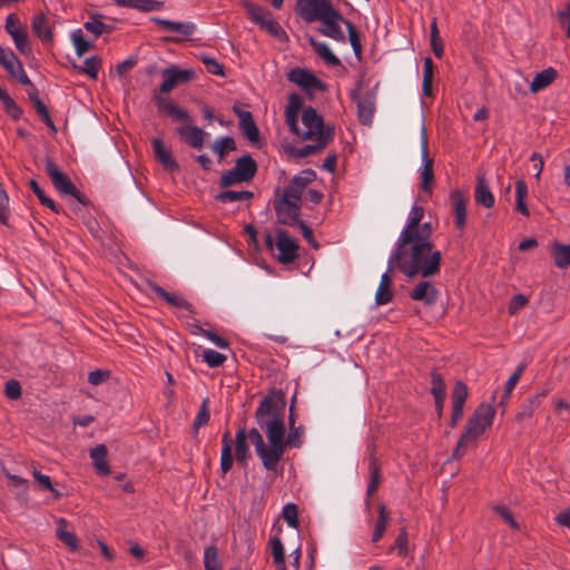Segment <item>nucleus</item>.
I'll use <instances>...</instances> for the list:
<instances>
[{
	"label": "nucleus",
	"instance_id": "obj_1",
	"mask_svg": "<svg viewBox=\"0 0 570 570\" xmlns=\"http://www.w3.org/2000/svg\"><path fill=\"white\" fill-rule=\"evenodd\" d=\"M423 216L424 208L417 204L413 205L394 253V262L409 277H433L439 274L441 267V252L436 250L431 242V224L421 223Z\"/></svg>",
	"mask_w": 570,
	"mask_h": 570
},
{
	"label": "nucleus",
	"instance_id": "obj_2",
	"mask_svg": "<svg viewBox=\"0 0 570 570\" xmlns=\"http://www.w3.org/2000/svg\"><path fill=\"white\" fill-rule=\"evenodd\" d=\"M274 390H269L263 397L258 407L255 411V419L257 424L266 433L269 448L266 446L264 439L256 428L247 432V438L255 445L257 455L261 458L262 463L266 470H275L279 462L281 451V426L275 422L274 416Z\"/></svg>",
	"mask_w": 570,
	"mask_h": 570
},
{
	"label": "nucleus",
	"instance_id": "obj_3",
	"mask_svg": "<svg viewBox=\"0 0 570 570\" xmlns=\"http://www.w3.org/2000/svg\"><path fill=\"white\" fill-rule=\"evenodd\" d=\"M494 417V409L489 404L479 405L473 414L469 417L464 433L461 435L456 446L453 450L452 456L460 459L470 444L475 441L489 429Z\"/></svg>",
	"mask_w": 570,
	"mask_h": 570
},
{
	"label": "nucleus",
	"instance_id": "obj_4",
	"mask_svg": "<svg viewBox=\"0 0 570 570\" xmlns=\"http://www.w3.org/2000/svg\"><path fill=\"white\" fill-rule=\"evenodd\" d=\"M274 390V416L275 422H277L281 426V451H279V461L282 460L286 448H301L303 443L304 428L299 426H291L289 433L285 438L286 429L284 423L285 416V407H286V399L285 394L282 390Z\"/></svg>",
	"mask_w": 570,
	"mask_h": 570
},
{
	"label": "nucleus",
	"instance_id": "obj_5",
	"mask_svg": "<svg viewBox=\"0 0 570 570\" xmlns=\"http://www.w3.org/2000/svg\"><path fill=\"white\" fill-rule=\"evenodd\" d=\"M302 122L305 129L301 131V139L321 141V138H326L327 144L333 140L334 127L326 126L315 108L307 106L303 109Z\"/></svg>",
	"mask_w": 570,
	"mask_h": 570
},
{
	"label": "nucleus",
	"instance_id": "obj_6",
	"mask_svg": "<svg viewBox=\"0 0 570 570\" xmlns=\"http://www.w3.org/2000/svg\"><path fill=\"white\" fill-rule=\"evenodd\" d=\"M45 171L49 176L53 187L61 195L73 197L83 206H88L90 204L89 198L77 189L71 179L59 169L51 157H46Z\"/></svg>",
	"mask_w": 570,
	"mask_h": 570
},
{
	"label": "nucleus",
	"instance_id": "obj_7",
	"mask_svg": "<svg viewBox=\"0 0 570 570\" xmlns=\"http://www.w3.org/2000/svg\"><path fill=\"white\" fill-rule=\"evenodd\" d=\"M256 173L257 163L247 154L237 158L235 166L220 176L219 185L226 188L240 183H249L255 177Z\"/></svg>",
	"mask_w": 570,
	"mask_h": 570
},
{
	"label": "nucleus",
	"instance_id": "obj_8",
	"mask_svg": "<svg viewBox=\"0 0 570 570\" xmlns=\"http://www.w3.org/2000/svg\"><path fill=\"white\" fill-rule=\"evenodd\" d=\"M273 207L281 225L294 227L303 222L299 219L301 203L279 197V188L275 190Z\"/></svg>",
	"mask_w": 570,
	"mask_h": 570
},
{
	"label": "nucleus",
	"instance_id": "obj_9",
	"mask_svg": "<svg viewBox=\"0 0 570 570\" xmlns=\"http://www.w3.org/2000/svg\"><path fill=\"white\" fill-rule=\"evenodd\" d=\"M243 4L246 9L248 18L254 23L258 24L273 37L281 39V37L284 35V30L282 26L273 19L272 13L268 10L264 9L263 7L253 4L247 0H245Z\"/></svg>",
	"mask_w": 570,
	"mask_h": 570
},
{
	"label": "nucleus",
	"instance_id": "obj_10",
	"mask_svg": "<svg viewBox=\"0 0 570 570\" xmlns=\"http://www.w3.org/2000/svg\"><path fill=\"white\" fill-rule=\"evenodd\" d=\"M331 0H297L296 11L305 22H314L332 10Z\"/></svg>",
	"mask_w": 570,
	"mask_h": 570
},
{
	"label": "nucleus",
	"instance_id": "obj_11",
	"mask_svg": "<svg viewBox=\"0 0 570 570\" xmlns=\"http://www.w3.org/2000/svg\"><path fill=\"white\" fill-rule=\"evenodd\" d=\"M317 21L322 22V27L318 28V32L325 37L332 38L340 42H345L346 38L342 31L341 23L346 21L342 14L336 10L332 9Z\"/></svg>",
	"mask_w": 570,
	"mask_h": 570
},
{
	"label": "nucleus",
	"instance_id": "obj_12",
	"mask_svg": "<svg viewBox=\"0 0 570 570\" xmlns=\"http://www.w3.org/2000/svg\"><path fill=\"white\" fill-rule=\"evenodd\" d=\"M287 79L307 92L326 90V85L307 69L294 68L287 73Z\"/></svg>",
	"mask_w": 570,
	"mask_h": 570
},
{
	"label": "nucleus",
	"instance_id": "obj_13",
	"mask_svg": "<svg viewBox=\"0 0 570 570\" xmlns=\"http://www.w3.org/2000/svg\"><path fill=\"white\" fill-rule=\"evenodd\" d=\"M195 72L190 69H179L177 66L173 65L163 70L161 77L163 82L159 86L160 94H168L179 83L188 82Z\"/></svg>",
	"mask_w": 570,
	"mask_h": 570
},
{
	"label": "nucleus",
	"instance_id": "obj_14",
	"mask_svg": "<svg viewBox=\"0 0 570 570\" xmlns=\"http://www.w3.org/2000/svg\"><path fill=\"white\" fill-rule=\"evenodd\" d=\"M421 155L423 167L420 174V187L423 191H431L434 174H433V159L428 157V136L425 125H421Z\"/></svg>",
	"mask_w": 570,
	"mask_h": 570
},
{
	"label": "nucleus",
	"instance_id": "obj_15",
	"mask_svg": "<svg viewBox=\"0 0 570 570\" xmlns=\"http://www.w3.org/2000/svg\"><path fill=\"white\" fill-rule=\"evenodd\" d=\"M352 99L356 101L357 117L362 125H371L375 112V96L372 91H353Z\"/></svg>",
	"mask_w": 570,
	"mask_h": 570
},
{
	"label": "nucleus",
	"instance_id": "obj_16",
	"mask_svg": "<svg viewBox=\"0 0 570 570\" xmlns=\"http://www.w3.org/2000/svg\"><path fill=\"white\" fill-rule=\"evenodd\" d=\"M276 248L278 249L277 261L282 264H291L297 258L298 244L289 237L287 230H276Z\"/></svg>",
	"mask_w": 570,
	"mask_h": 570
},
{
	"label": "nucleus",
	"instance_id": "obj_17",
	"mask_svg": "<svg viewBox=\"0 0 570 570\" xmlns=\"http://www.w3.org/2000/svg\"><path fill=\"white\" fill-rule=\"evenodd\" d=\"M151 21L166 31L178 33L179 36H181L180 38H173L171 40L174 42H179L184 39H190L196 31V24L190 21L176 22L158 17H153Z\"/></svg>",
	"mask_w": 570,
	"mask_h": 570
},
{
	"label": "nucleus",
	"instance_id": "obj_18",
	"mask_svg": "<svg viewBox=\"0 0 570 570\" xmlns=\"http://www.w3.org/2000/svg\"><path fill=\"white\" fill-rule=\"evenodd\" d=\"M233 111L239 118V129L243 135L254 145L259 144L261 134L254 121L253 115L250 111L243 110L239 106L235 105L233 107Z\"/></svg>",
	"mask_w": 570,
	"mask_h": 570
},
{
	"label": "nucleus",
	"instance_id": "obj_19",
	"mask_svg": "<svg viewBox=\"0 0 570 570\" xmlns=\"http://www.w3.org/2000/svg\"><path fill=\"white\" fill-rule=\"evenodd\" d=\"M148 287L150 288V291L153 293H155L158 297L164 299L168 305L176 307V308L185 309L188 312L189 315L196 314L194 306L187 299H185L183 296H180L179 294L169 293L165 288H163L160 285H158L154 282H148Z\"/></svg>",
	"mask_w": 570,
	"mask_h": 570
},
{
	"label": "nucleus",
	"instance_id": "obj_20",
	"mask_svg": "<svg viewBox=\"0 0 570 570\" xmlns=\"http://www.w3.org/2000/svg\"><path fill=\"white\" fill-rule=\"evenodd\" d=\"M153 100L159 111H164L173 119L185 122L187 125L193 122L190 115L185 109L178 107L174 101L168 100L160 95H154Z\"/></svg>",
	"mask_w": 570,
	"mask_h": 570
},
{
	"label": "nucleus",
	"instance_id": "obj_21",
	"mask_svg": "<svg viewBox=\"0 0 570 570\" xmlns=\"http://www.w3.org/2000/svg\"><path fill=\"white\" fill-rule=\"evenodd\" d=\"M410 297L414 301L424 303L425 305H433L439 297V291L433 283L426 279L420 281L410 292Z\"/></svg>",
	"mask_w": 570,
	"mask_h": 570
},
{
	"label": "nucleus",
	"instance_id": "obj_22",
	"mask_svg": "<svg viewBox=\"0 0 570 570\" xmlns=\"http://www.w3.org/2000/svg\"><path fill=\"white\" fill-rule=\"evenodd\" d=\"M151 144L155 157L157 161L164 167V169L168 171L178 170L179 166L175 158L173 157L171 151L168 148H166L163 139L154 138Z\"/></svg>",
	"mask_w": 570,
	"mask_h": 570
},
{
	"label": "nucleus",
	"instance_id": "obj_23",
	"mask_svg": "<svg viewBox=\"0 0 570 570\" xmlns=\"http://www.w3.org/2000/svg\"><path fill=\"white\" fill-rule=\"evenodd\" d=\"M33 33L43 42L53 41V29L43 13L33 16L31 21Z\"/></svg>",
	"mask_w": 570,
	"mask_h": 570
},
{
	"label": "nucleus",
	"instance_id": "obj_24",
	"mask_svg": "<svg viewBox=\"0 0 570 570\" xmlns=\"http://www.w3.org/2000/svg\"><path fill=\"white\" fill-rule=\"evenodd\" d=\"M177 132L190 147L203 148L206 134L202 128L197 126L179 127Z\"/></svg>",
	"mask_w": 570,
	"mask_h": 570
},
{
	"label": "nucleus",
	"instance_id": "obj_25",
	"mask_svg": "<svg viewBox=\"0 0 570 570\" xmlns=\"http://www.w3.org/2000/svg\"><path fill=\"white\" fill-rule=\"evenodd\" d=\"M89 454L97 473L108 475L110 473V466L107 461V446L105 444H98L90 450Z\"/></svg>",
	"mask_w": 570,
	"mask_h": 570
},
{
	"label": "nucleus",
	"instance_id": "obj_26",
	"mask_svg": "<svg viewBox=\"0 0 570 570\" xmlns=\"http://www.w3.org/2000/svg\"><path fill=\"white\" fill-rule=\"evenodd\" d=\"M451 200L453 206L454 224L456 228L463 229L466 218V199L462 193L456 190L451 194Z\"/></svg>",
	"mask_w": 570,
	"mask_h": 570
},
{
	"label": "nucleus",
	"instance_id": "obj_27",
	"mask_svg": "<svg viewBox=\"0 0 570 570\" xmlns=\"http://www.w3.org/2000/svg\"><path fill=\"white\" fill-rule=\"evenodd\" d=\"M392 272V256L389 259L387 269L382 275L380 286L375 294V302L377 305L387 304L392 301V292L390 289L391 286V276L390 273Z\"/></svg>",
	"mask_w": 570,
	"mask_h": 570
},
{
	"label": "nucleus",
	"instance_id": "obj_28",
	"mask_svg": "<svg viewBox=\"0 0 570 570\" xmlns=\"http://www.w3.org/2000/svg\"><path fill=\"white\" fill-rule=\"evenodd\" d=\"M234 441L232 440L230 432L225 431L222 438V453H220V471L225 475L230 471L234 462L232 449Z\"/></svg>",
	"mask_w": 570,
	"mask_h": 570
},
{
	"label": "nucleus",
	"instance_id": "obj_29",
	"mask_svg": "<svg viewBox=\"0 0 570 570\" xmlns=\"http://www.w3.org/2000/svg\"><path fill=\"white\" fill-rule=\"evenodd\" d=\"M308 43L314 52L321 57L326 65L331 67L341 66V60L332 52L325 42L318 41L314 37H308Z\"/></svg>",
	"mask_w": 570,
	"mask_h": 570
},
{
	"label": "nucleus",
	"instance_id": "obj_30",
	"mask_svg": "<svg viewBox=\"0 0 570 570\" xmlns=\"http://www.w3.org/2000/svg\"><path fill=\"white\" fill-rule=\"evenodd\" d=\"M328 144L326 142V138H321V141H315V144H308L299 148L288 146L285 148V150L289 155V157L294 159H301L309 155L318 154Z\"/></svg>",
	"mask_w": 570,
	"mask_h": 570
},
{
	"label": "nucleus",
	"instance_id": "obj_31",
	"mask_svg": "<svg viewBox=\"0 0 570 570\" xmlns=\"http://www.w3.org/2000/svg\"><path fill=\"white\" fill-rule=\"evenodd\" d=\"M114 2L120 8H132L141 12H150L164 7V2L158 0H114Z\"/></svg>",
	"mask_w": 570,
	"mask_h": 570
},
{
	"label": "nucleus",
	"instance_id": "obj_32",
	"mask_svg": "<svg viewBox=\"0 0 570 570\" xmlns=\"http://www.w3.org/2000/svg\"><path fill=\"white\" fill-rule=\"evenodd\" d=\"M57 538L67 546V548L75 552L79 549V542L77 535L68 530V522L66 519L60 518L58 520V527L56 530Z\"/></svg>",
	"mask_w": 570,
	"mask_h": 570
},
{
	"label": "nucleus",
	"instance_id": "obj_33",
	"mask_svg": "<svg viewBox=\"0 0 570 570\" xmlns=\"http://www.w3.org/2000/svg\"><path fill=\"white\" fill-rule=\"evenodd\" d=\"M474 198L479 205H482L485 208H491L494 205V196L491 193L487 180L482 176H478Z\"/></svg>",
	"mask_w": 570,
	"mask_h": 570
},
{
	"label": "nucleus",
	"instance_id": "obj_34",
	"mask_svg": "<svg viewBox=\"0 0 570 570\" xmlns=\"http://www.w3.org/2000/svg\"><path fill=\"white\" fill-rule=\"evenodd\" d=\"M551 257L558 268L570 267V245L554 242L551 247Z\"/></svg>",
	"mask_w": 570,
	"mask_h": 570
},
{
	"label": "nucleus",
	"instance_id": "obj_35",
	"mask_svg": "<svg viewBox=\"0 0 570 570\" xmlns=\"http://www.w3.org/2000/svg\"><path fill=\"white\" fill-rule=\"evenodd\" d=\"M249 456L246 429L239 428L235 435V459L240 464H246Z\"/></svg>",
	"mask_w": 570,
	"mask_h": 570
},
{
	"label": "nucleus",
	"instance_id": "obj_36",
	"mask_svg": "<svg viewBox=\"0 0 570 570\" xmlns=\"http://www.w3.org/2000/svg\"><path fill=\"white\" fill-rule=\"evenodd\" d=\"M557 77V71L553 68H548L539 72L530 85L531 92H539L547 88Z\"/></svg>",
	"mask_w": 570,
	"mask_h": 570
},
{
	"label": "nucleus",
	"instance_id": "obj_37",
	"mask_svg": "<svg viewBox=\"0 0 570 570\" xmlns=\"http://www.w3.org/2000/svg\"><path fill=\"white\" fill-rule=\"evenodd\" d=\"M254 197L253 191L250 190H224L218 193L215 196V199L219 203H233V202H243L249 200Z\"/></svg>",
	"mask_w": 570,
	"mask_h": 570
},
{
	"label": "nucleus",
	"instance_id": "obj_38",
	"mask_svg": "<svg viewBox=\"0 0 570 570\" xmlns=\"http://www.w3.org/2000/svg\"><path fill=\"white\" fill-rule=\"evenodd\" d=\"M13 43L17 48V50L23 55L29 56L32 52V48L29 45V37L27 32V28L20 29V30H13L12 33H10Z\"/></svg>",
	"mask_w": 570,
	"mask_h": 570
},
{
	"label": "nucleus",
	"instance_id": "obj_39",
	"mask_svg": "<svg viewBox=\"0 0 570 570\" xmlns=\"http://www.w3.org/2000/svg\"><path fill=\"white\" fill-rule=\"evenodd\" d=\"M83 27L88 32L94 35L95 39L99 38L105 32L109 33L112 31V26L106 24L101 20L100 14H97L92 17L91 20L85 22Z\"/></svg>",
	"mask_w": 570,
	"mask_h": 570
},
{
	"label": "nucleus",
	"instance_id": "obj_40",
	"mask_svg": "<svg viewBox=\"0 0 570 570\" xmlns=\"http://www.w3.org/2000/svg\"><path fill=\"white\" fill-rule=\"evenodd\" d=\"M304 187L294 177L289 180L279 197L301 203Z\"/></svg>",
	"mask_w": 570,
	"mask_h": 570
},
{
	"label": "nucleus",
	"instance_id": "obj_41",
	"mask_svg": "<svg viewBox=\"0 0 570 570\" xmlns=\"http://www.w3.org/2000/svg\"><path fill=\"white\" fill-rule=\"evenodd\" d=\"M268 546L271 547L274 562L277 566H285V550L279 534L271 537Z\"/></svg>",
	"mask_w": 570,
	"mask_h": 570
},
{
	"label": "nucleus",
	"instance_id": "obj_42",
	"mask_svg": "<svg viewBox=\"0 0 570 570\" xmlns=\"http://www.w3.org/2000/svg\"><path fill=\"white\" fill-rule=\"evenodd\" d=\"M528 195V186L523 180H518L515 184V209L524 216H529V209L524 203Z\"/></svg>",
	"mask_w": 570,
	"mask_h": 570
},
{
	"label": "nucleus",
	"instance_id": "obj_43",
	"mask_svg": "<svg viewBox=\"0 0 570 570\" xmlns=\"http://www.w3.org/2000/svg\"><path fill=\"white\" fill-rule=\"evenodd\" d=\"M29 186L31 188V190L35 193V195L37 196V198L39 199L40 204L48 207L49 209H51L53 213H59V207L58 205L55 203L53 199H51L50 197L46 196L45 191L42 190V188L39 186V184L37 183V180L35 179H31L29 181Z\"/></svg>",
	"mask_w": 570,
	"mask_h": 570
},
{
	"label": "nucleus",
	"instance_id": "obj_44",
	"mask_svg": "<svg viewBox=\"0 0 570 570\" xmlns=\"http://www.w3.org/2000/svg\"><path fill=\"white\" fill-rule=\"evenodd\" d=\"M204 567L205 570H222V564L218 558V549L215 546H209L205 549Z\"/></svg>",
	"mask_w": 570,
	"mask_h": 570
},
{
	"label": "nucleus",
	"instance_id": "obj_45",
	"mask_svg": "<svg viewBox=\"0 0 570 570\" xmlns=\"http://www.w3.org/2000/svg\"><path fill=\"white\" fill-rule=\"evenodd\" d=\"M548 394L547 391H542L539 394L531 397L521 409V411L518 414V417L520 420H523L525 417H530L532 413L535 411V409L540 405L541 400L546 397Z\"/></svg>",
	"mask_w": 570,
	"mask_h": 570
},
{
	"label": "nucleus",
	"instance_id": "obj_46",
	"mask_svg": "<svg viewBox=\"0 0 570 570\" xmlns=\"http://www.w3.org/2000/svg\"><path fill=\"white\" fill-rule=\"evenodd\" d=\"M75 68H77V66H75ZM100 68H101V59L96 56L87 58L83 62V66L78 67V69L81 72L88 75L94 80L97 79Z\"/></svg>",
	"mask_w": 570,
	"mask_h": 570
},
{
	"label": "nucleus",
	"instance_id": "obj_47",
	"mask_svg": "<svg viewBox=\"0 0 570 570\" xmlns=\"http://www.w3.org/2000/svg\"><path fill=\"white\" fill-rule=\"evenodd\" d=\"M524 368H525V364H520L517 367V370L514 371V373L509 377V380L505 383L504 392L501 396L500 403L505 402L510 397V395H511L512 391L514 390L515 385L518 384Z\"/></svg>",
	"mask_w": 570,
	"mask_h": 570
},
{
	"label": "nucleus",
	"instance_id": "obj_48",
	"mask_svg": "<svg viewBox=\"0 0 570 570\" xmlns=\"http://www.w3.org/2000/svg\"><path fill=\"white\" fill-rule=\"evenodd\" d=\"M236 149V142L233 137L226 136L217 139L213 145V150L218 154L219 159H223L226 153Z\"/></svg>",
	"mask_w": 570,
	"mask_h": 570
},
{
	"label": "nucleus",
	"instance_id": "obj_49",
	"mask_svg": "<svg viewBox=\"0 0 570 570\" xmlns=\"http://www.w3.org/2000/svg\"><path fill=\"white\" fill-rule=\"evenodd\" d=\"M282 517L291 528H298V509L295 503H287L283 507Z\"/></svg>",
	"mask_w": 570,
	"mask_h": 570
},
{
	"label": "nucleus",
	"instance_id": "obj_50",
	"mask_svg": "<svg viewBox=\"0 0 570 570\" xmlns=\"http://www.w3.org/2000/svg\"><path fill=\"white\" fill-rule=\"evenodd\" d=\"M468 397V387L463 382H456L452 392V407H463Z\"/></svg>",
	"mask_w": 570,
	"mask_h": 570
},
{
	"label": "nucleus",
	"instance_id": "obj_51",
	"mask_svg": "<svg viewBox=\"0 0 570 570\" xmlns=\"http://www.w3.org/2000/svg\"><path fill=\"white\" fill-rule=\"evenodd\" d=\"M344 24L347 29L348 39H350L351 46L353 48V51H354L355 56L360 59L361 55H362V45H361L360 35L352 22L344 21Z\"/></svg>",
	"mask_w": 570,
	"mask_h": 570
},
{
	"label": "nucleus",
	"instance_id": "obj_52",
	"mask_svg": "<svg viewBox=\"0 0 570 570\" xmlns=\"http://www.w3.org/2000/svg\"><path fill=\"white\" fill-rule=\"evenodd\" d=\"M71 40L73 42L78 57L83 56L90 48V42L83 38L82 30L77 29L71 33Z\"/></svg>",
	"mask_w": 570,
	"mask_h": 570
},
{
	"label": "nucleus",
	"instance_id": "obj_53",
	"mask_svg": "<svg viewBox=\"0 0 570 570\" xmlns=\"http://www.w3.org/2000/svg\"><path fill=\"white\" fill-rule=\"evenodd\" d=\"M394 550H397V554L401 557H407L411 552L409 537H407V533L405 532L404 528H401V532L397 534V538L394 540Z\"/></svg>",
	"mask_w": 570,
	"mask_h": 570
},
{
	"label": "nucleus",
	"instance_id": "obj_54",
	"mask_svg": "<svg viewBox=\"0 0 570 570\" xmlns=\"http://www.w3.org/2000/svg\"><path fill=\"white\" fill-rule=\"evenodd\" d=\"M208 404H209V400L208 399H204L202 404H200V407H199V411L194 420V423H193V429L195 431H197L198 429H200L202 426H205L208 421H209V409H208Z\"/></svg>",
	"mask_w": 570,
	"mask_h": 570
},
{
	"label": "nucleus",
	"instance_id": "obj_55",
	"mask_svg": "<svg viewBox=\"0 0 570 570\" xmlns=\"http://www.w3.org/2000/svg\"><path fill=\"white\" fill-rule=\"evenodd\" d=\"M386 519H387V515H386L385 507L380 505L379 518L376 520L375 528H374V531L372 534L373 542H376L382 538V535L385 531V528H386Z\"/></svg>",
	"mask_w": 570,
	"mask_h": 570
},
{
	"label": "nucleus",
	"instance_id": "obj_56",
	"mask_svg": "<svg viewBox=\"0 0 570 570\" xmlns=\"http://www.w3.org/2000/svg\"><path fill=\"white\" fill-rule=\"evenodd\" d=\"M226 356L215 350L207 348L203 352V360L209 367H218L224 364Z\"/></svg>",
	"mask_w": 570,
	"mask_h": 570
},
{
	"label": "nucleus",
	"instance_id": "obj_57",
	"mask_svg": "<svg viewBox=\"0 0 570 570\" xmlns=\"http://www.w3.org/2000/svg\"><path fill=\"white\" fill-rule=\"evenodd\" d=\"M28 98L31 101L33 108L36 109V112L40 116V118L49 114L47 106L39 97V91L37 88L28 90Z\"/></svg>",
	"mask_w": 570,
	"mask_h": 570
},
{
	"label": "nucleus",
	"instance_id": "obj_58",
	"mask_svg": "<svg viewBox=\"0 0 570 570\" xmlns=\"http://www.w3.org/2000/svg\"><path fill=\"white\" fill-rule=\"evenodd\" d=\"M202 61L206 67V70L216 76H224V66L219 63L215 58L209 56H203Z\"/></svg>",
	"mask_w": 570,
	"mask_h": 570
},
{
	"label": "nucleus",
	"instance_id": "obj_59",
	"mask_svg": "<svg viewBox=\"0 0 570 570\" xmlns=\"http://www.w3.org/2000/svg\"><path fill=\"white\" fill-rule=\"evenodd\" d=\"M4 111L8 116H10L13 120H18L22 116V109L17 105V102L10 97L2 102Z\"/></svg>",
	"mask_w": 570,
	"mask_h": 570
},
{
	"label": "nucleus",
	"instance_id": "obj_60",
	"mask_svg": "<svg viewBox=\"0 0 570 570\" xmlns=\"http://www.w3.org/2000/svg\"><path fill=\"white\" fill-rule=\"evenodd\" d=\"M4 394L10 400H17L21 396V385L17 380H9L6 383Z\"/></svg>",
	"mask_w": 570,
	"mask_h": 570
},
{
	"label": "nucleus",
	"instance_id": "obj_61",
	"mask_svg": "<svg viewBox=\"0 0 570 570\" xmlns=\"http://www.w3.org/2000/svg\"><path fill=\"white\" fill-rule=\"evenodd\" d=\"M8 205L9 197L7 193L0 188V223L3 225H7L9 219Z\"/></svg>",
	"mask_w": 570,
	"mask_h": 570
},
{
	"label": "nucleus",
	"instance_id": "obj_62",
	"mask_svg": "<svg viewBox=\"0 0 570 570\" xmlns=\"http://www.w3.org/2000/svg\"><path fill=\"white\" fill-rule=\"evenodd\" d=\"M302 107V97L298 94L293 92L288 96V104L286 106L285 112L299 114Z\"/></svg>",
	"mask_w": 570,
	"mask_h": 570
},
{
	"label": "nucleus",
	"instance_id": "obj_63",
	"mask_svg": "<svg viewBox=\"0 0 570 570\" xmlns=\"http://www.w3.org/2000/svg\"><path fill=\"white\" fill-rule=\"evenodd\" d=\"M431 393L433 396H445V384L438 373L432 374Z\"/></svg>",
	"mask_w": 570,
	"mask_h": 570
},
{
	"label": "nucleus",
	"instance_id": "obj_64",
	"mask_svg": "<svg viewBox=\"0 0 570 570\" xmlns=\"http://www.w3.org/2000/svg\"><path fill=\"white\" fill-rule=\"evenodd\" d=\"M494 511L512 528L518 529V523L515 522L513 515L509 511L505 505H497Z\"/></svg>",
	"mask_w": 570,
	"mask_h": 570
}]
</instances>
